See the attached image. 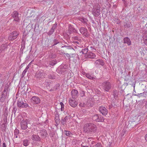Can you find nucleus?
<instances>
[{
	"label": "nucleus",
	"instance_id": "obj_22",
	"mask_svg": "<svg viewBox=\"0 0 147 147\" xmlns=\"http://www.w3.org/2000/svg\"><path fill=\"white\" fill-rule=\"evenodd\" d=\"M69 117L67 116H66L65 118L62 117L61 121V124L64 125H66V123Z\"/></svg>",
	"mask_w": 147,
	"mask_h": 147
},
{
	"label": "nucleus",
	"instance_id": "obj_33",
	"mask_svg": "<svg viewBox=\"0 0 147 147\" xmlns=\"http://www.w3.org/2000/svg\"><path fill=\"white\" fill-rule=\"evenodd\" d=\"M98 118V114H95L92 117V120L94 121L97 122V120Z\"/></svg>",
	"mask_w": 147,
	"mask_h": 147
},
{
	"label": "nucleus",
	"instance_id": "obj_10",
	"mask_svg": "<svg viewBox=\"0 0 147 147\" xmlns=\"http://www.w3.org/2000/svg\"><path fill=\"white\" fill-rule=\"evenodd\" d=\"M99 111L103 115L105 116L108 113V111L105 107L100 106L99 108Z\"/></svg>",
	"mask_w": 147,
	"mask_h": 147
},
{
	"label": "nucleus",
	"instance_id": "obj_43",
	"mask_svg": "<svg viewBox=\"0 0 147 147\" xmlns=\"http://www.w3.org/2000/svg\"><path fill=\"white\" fill-rule=\"evenodd\" d=\"M80 96L81 97H83L85 96V92L84 91H82L80 94Z\"/></svg>",
	"mask_w": 147,
	"mask_h": 147
},
{
	"label": "nucleus",
	"instance_id": "obj_56",
	"mask_svg": "<svg viewBox=\"0 0 147 147\" xmlns=\"http://www.w3.org/2000/svg\"><path fill=\"white\" fill-rule=\"evenodd\" d=\"M83 147H88V146H84Z\"/></svg>",
	"mask_w": 147,
	"mask_h": 147
},
{
	"label": "nucleus",
	"instance_id": "obj_2",
	"mask_svg": "<svg viewBox=\"0 0 147 147\" xmlns=\"http://www.w3.org/2000/svg\"><path fill=\"white\" fill-rule=\"evenodd\" d=\"M9 86L8 85H6L4 88V89L3 91L0 98V101L1 102H3L6 98H8L9 96Z\"/></svg>",
	"mask_w": 147,
	"mask_h": 147
},
{
	"label": "nucleus",
	"instance_id": "obj_61",
	"mask_svg": "<svg viewBox=\"0 0 147 147\" xmlns=\"http://www.w3.org/2000/svg\"><path fill=\"white\" fill-rule=\"evenodd\" d=\"M146 117L147 118V115L146 116Z\"/></svg>",
	"mask_w": 147,
	"mask_h": 147
},
{
	"label": "nucleus",
	"instance_id": "obj_26",
	"mask_svg": "<svg viewBox=\"0 0 147 147\" xmlns=\"http://www.w3.org/2000/svg\"><path fill=\"white\" fill-rule=\"evenodd\" d=\"M40 135L42 138L46 136L47 134L46 131L45 129H42L40 131Z\"/></svg>",
	"mask_w": 147,
	"mask_h": 147
},
{
	"label": "nucleus",
	"instance_id": "obj_19",
	"mask_svg": "<svg viewBox=\"0 0 147 147\" xmlns=\"http://www.w3.org/2000/svg\"><path fill=\"white\" fill-rule=\"evenodd\" d=\"M85 76L87 78L90 80H94L96 79V76L92 74H90L89 73L86 74Z\"/></svg>",
	"mask_w": 147,
	"mask_h": 147
},
{
	"label": "nucleus",
	"instance_id": "obj_9",
	"mask_svg": "<svg viewBox=\"0 0 147 147\" xmlns=\"http://www.w3.org/2000/svg\"><path fill=\"white\" fill-rule=\"evenodd\" d=\"M69 105L73 107H75L78 105V102L74 99L70 98L69 101Z\"/></svg>",
	"mask_w": 147,
	"mask_h": 147
},
{
	"label": "nucleus",
	"instance_id": "obj_12",
	"mask_svg": "<svg viewBox=\"0 0 147 147\" xmlns=\"http://www.w3.org/2000/svg\"><path fill=\"white\" fill-rule=\"evenodd\" d=\"M12 17L14 18V20L18 22L19 20V13L16 11H14L12 14Z\"/></svg>",
	"mask_w": 147,
	"mask_h": 147
},
{
	"label": "nucleus",
	"instance_id": "obj_55",
	"mask_svg": "<svg viewBox=\"0 0 147 147\" xmlns=\"http://www.w3.org/2000/svg\"><path fill=\"white\" fill-rule=\"evenodd\" d=\"M92 144H95V142H93L92 143Z\"/></svg>",
	"mask_w": 147,
	"mask_h": 147
},
{
	"label": "nucleus",
	"instance_id": "obj_62",
	"mask_svg": "<svg viewBox=\"0 0 147 147\" xmlns=\"http://www.w3.org/2000/svg\"><path fill=\"white\" fill-rule=\"evenodd\" d=\"M62 131H63V129H62Z\"/></svg>",
	"mask_w": 147,
	"mask_h": 147
},
{
	"label": "nucleus",
	"instance_id": "obj_57",
	"mask_svg": "<svg viewBox=\"0 0 147 147\" xmlns=\"http://www.w3.org/2000/svg\"><path fill=\"white\" fill-rule=\"evenodd\" d=\"M83 1H85L86 0H82Z\"/></svg>",
	"mask_w": 147,
	"mask_h": 147
},
{
	"label": "nucleus",
	"instance_id": "obj_37",
	"mask_svg": "<svg viewBox=\"0 0 147 147\" xmlns=\"http://www.w3.org/2000/svg\"><path fill=\"white\" fill-rule=\"evenodd\" d=\"M132 26L131 24L130 23H127L125 24L124 25L125 28H129Z\"/></svg>",
	"mask_w": 147,
	"mask_h": 147
},
{
	"label": "nucleus",
	"instance_id": "obj_13",
	"mask_svg": "<svg viewBox=\"0 0 147 147\" xmlns=\"http://www.w3.org/2000/svg\"><path fill=\"white\" fill-rule=\"evenodd\" d=\"M80 31L81 33L84 34L86 36H88V35L87 32V29L84 27H82L80 29Z\"/></svg>",
	"mask_w": 147,
	"mask_h": 147
},
{
	"label": "nucleus",
	"instance_id": "obj_18",
	"mask_svg": "<svg viewBox=\"0 0 147 147\" xmlns=\"http://www.w3.org/2000/svg\"><path fill=\"white\" fill-rule=\"evenodd\" d=\"M7 49V45L6 44H3L1 45L0 47V52L4 53Z\"/></svg>",
	"mask_w": 147,
	"mask_h": 147
},
{
	"label": "nucleus",
	"instance_id": "obj_39",
	"mask_svg": "<svg viewBox=\"0 0 147 147\" xmlns=\"http://www.w3.org/2000/svg\"><path fill=\"white\" fill-rule=\"evenodd\" d=\"M53 43H54V44H53L52 45V47L56 45L57 44L59 43V42L58 41V40L56 39H54L53 40Z\"/></svg>",
	"mask_w": 147,
	"mask_h": 147
},
{
	"label": "nucleus",
	"instance_id": "obj_44",
	"mask_svg": "<svg viewBox=\"0 0 147 147\" xmlns=\"http://www.w3.org/2000/svg\"><path fill=\"white\" fill-rule=\"evenodd\" d=\"M56 55L55 54H52L51 55H50L49 56V58H55L56 57Z\"/></svg>",
	"mask_w": 147,
	"mask_h": 147
},
{
	"label": "nucleus",
	"instance_id": "obj_14",
	"mask_svg": "<svg viewBox=\"0 0 147 147\" xmlns=\"http://www.w3.org/2000/svg\"><path fill=\"white\" fill-rule=\"evenodd\" d=\"M72 97L73 99H75L78 97V92L75 89H73L72 90L71 92Z\"/></svg>",
	"mask_w": 147,
	"mask_h": 147
},
{
	"label": "nucleus",
	"instance_id": "obj_28",
	"mask_svg": "<svg viewBox=\"0 0 147 147\" xmlns=\"http://www.w3.org/2000/svg\"><path fill=\"white\" fill-rule=\"evenodd\" d=\"M88 49L86 48L84 49H82V51L80 52V53H82V54H85V55L88 53H87L88 52Z\"/></svg>",
	"mask_w": 147,
	"mask_h": 147
},
{
	"label": "nucleus",
	"instance_id": "obj_48",
	"mask_svg": "<svg viewBox=\"0 0 147 147\" xmlns=\"http://www.w3.org/2000/svg\"><path fill=\"white\" fill-rule=\"evenodd\" d=\"M3 147H6V144L5 143H3L2 144Z\"/></svg>",
	"mask_w": 147,
	"mask_h": 147
},
{
	"label": "nucleus",
	"instance_id": "obj_53",
	"mask_svg": "<svg viewBox=\"0 0 147 147\" xmlns=\"http://www.w3.org/2000/svg\"><path fill=\"white\" fill-rule=\"evenodd\" d=\"M65 43L66 45H68V44L66 42H65Z\"/></svg>",
	"mask_w": 147,
	"mask_h": 147
},
{
	"label": "nucleus",
	"instance_id": "obj_30",
	"mask_svg": "<svg viewBox=\"0 0 147 147\" xmlns=\"http://www.w3.org/2000/svg\"><path fill=\"white\" fill-rule=\"evenodd\" d=\"M61 47L63 48L64 47L65 48V50L73 49L72 46L70 45H65L64 46H62Z\"/></svg>",
	"mask_w": 147,
	"mask_h": 147
},
{
	"label": "nucleus",
	"instance_id": "obj_32",
	"mask_svg": "<svg viewBox=\"0 0 147 147\" xmlns=\"http://www.w3.org/2000/svg\"><path fill=\"white\" fill-rule=\"evenodd\" d=\"M113 95L114 96V97L116 99L117 97L118 96V92L116 90H113Z\"/></svg>",
	"mask_w": 147,
	"mask_h": 147
},
{
	"label": "nucleus",
	"instance_id": "obj_7",
	"mask_svg": "<svg viewBox=\"0 0 147 147\" xmlns=\"http://www.w3.org/2000/svg\"><path fill=\"white\" fill-rule=\"evenodd\" d=\"M17 106L19 107L24 108H26L28 107V105L26 103H24L22 100H19L17 102Z\"/></svg>",
	"mask_w": 147,
	"mask_h": 147
},
{
	"label": "nucleus",
	"instance_id": "obj_54",
	"mask_svg": "<svg viewBox=\"0 0 147 147\" xmlns=\"http://www.w3.org/2000/svg\"><path fill=\"white\" fill-rule=\"evenodd\" d=\"M146 106H147V101L146 102Z\"/></svg>",
	"mask_w": 147,
	"mask_h": 147
},
{
	"label": "nucleus",
	"instance_id": "obj_34",
	"mask_svg": "<svg viewBox=\"0 0 147 147\" xmlns=\"http://www.w3.org/2000/svg\"><path fill=\"white\" fill-rule=\"evenodd\" d=\"M48 78L51 79H55L56 77L53 74H50L48 75Z\"/></svg>",
	"mask_w": 147,
	"mask_h": 147
},
{
	"label": "nucleus",
	"instance_id": "obj_31",
	"mask_svg": "<svg viewBox=\"0 0 147 147\" xmlns=\"http://www.w3.org/2000/svg\"><path fill=\"white\" fill-rule=\"evenodd\" d=\"M29 67V65L26 67L25 70L24 71L22 74V77H23L25 75L26 73V72L27 71Z\"/></svg>",
	"mask_w": 147,
	"mask_h": 147
},
{
	"label": "nucleus",
	"instance_id": "obj_50",
	"mask_svg": "<svg viewBox=\"0 0 147 147\" xmlns=\"http://www.w3.org/2000/svg\"><path fill=\"white\" fill-rule=\"evenodd\" d=\"M13 110H14V112L15 111V112H16V109L15 108V107L14 108H13Z\"/></svg>",
	"mask_w": 147,
	"mask_h": 147
},
{
	"label": "nucleus",
	"instance_id": "obj_6",
	"mask_svg": "<svg viewBox=\"0 0 147 147\" xmlns=\"http://www.w3.org/2000/svg\"><path fill=\"white\" fill-rule=\"evenodd\" d=\"M28 119H23L20 122L21 127V128L23 130L26 129L27 127V123Z\"/></svg>",
	"mask_w": 147,
	"mask_h": 147
},
{
	"label": "nucleus",
	"instance_id": "obj_27",
	"mask_svg": "<svg viewBox=\"0 0 147 147\" xmlns=\"http://www.w3.org/2000/svg\"><path fill=\"white\" fill-rule=\"evenodd\" d=\"M97 122H103L104 121V118L102 116L98 114Z\"/></svg>",
	"mask_w": 147,
	"mask_h": 147
},
{
	"label": "nucleus",
	"instance_id": "obj_60",
	"mask_svg": "<svg viewBox=\"0 0 147 147\" xmlns=\"http://www.w3.org/2000/svg\"><path fill=\"white\" fill-rule=\"evenodd\" d=\"M106 147H109V146H107Z\"/></svg>",
	"mask_w": 147,
	"mask_h": 147
},
{
	"label": "nucleus",
	"instance_id": "obj_59",
	"mask_svg": "<svg viewBox=\"0 0 147 147\" xmlns=\"http://www.w3.org/2000/svg\"><path fill=\"white\" fill-rule=\"evenodd\" d=\"M44 147H47V146H45Z\"/></svg>",
	"mask_w": 147,
	"mask_h": 147
},
{
	"label": "nucleus",
	"instance_id": "obj_8",
	"mask_svg": "<svg viewBox=\"0 0 147 147\" xmlns=\"http://www.w3.org/2000/svg\"><path fill=\"white\" fill-rule=\"evenodd\" d=\"M44 73L38 71L36 72L35 76L36 80H39L44 78Z\"/></svg>",
	"mask_w": 147,
	"mask_h": 147
},
{
	"label": "nucleus",
	"instance_id": "obj_17",
	"mask_svg": "<svg viewBox=\"0 0 147 147\" xmlns=\"http://www.w3.org/2000/svg\"><path fill=\"white\" fill-rule=\"evenodd\" d=\"M31 138L35 141H40L41 140L40 137L38 135H33L31 136Z\"/></svg>",
	"mask_w": 147,
	"mask_h": 147
},
{
	"label": "nucleus",
	"instance_id": "obj_46",
	"mask_svg": "<svg viewBox=\"0 0 147 147\" xmlns=\"http://www.w3.org/2000/svg\"><path fill=\"white\" fill-rule=\"evenodd\" d=\"M55 121L56 122V123L58 125V123L59 122V119L57 117L55 118Z\"/></svg>",
	"mask_w": 147,
	"mask_h": 147
},
{
	"label": "nucleus",
	"instance_id": "obj_45",
	"mask_svg": "<svg viewBox=\"0 0 147 147\" xmlns=\"http://www.w3.org/2000/svg\"><path fill=\"white\" fill-rule=\"evenodd\" d=\"M134 122L132 121H130L129 122V124H128V126L130 127V126L132 127H133L134 126L133 125Z\"/></svg>",
	"mask_w": 147,
	"mask_h": 147
},
{
	"label": "nucleus",
	"instance_id": "obj_25",
	"mask_svg": "<svg viewBox=\"0 0 147 147\" xmlns=\"http://www.w3.org/2000/svg\"><path fill=\"white\" fill-rule=\"evenodd\" d=\"M30 143V142L29 140L25 139L23 140L22 144L23 146L26 147L28 146Z\"/></svg>",
	"mask_w": 147,
	"mask_h": 147
},
{
	"label": "nucleus",
	"instance_id": "obj_3",
	"mask_svg": "<svg viewBox=\"0 0 147 147\" xmlns=\"http://www.w3.org/2000/svg\"><path fill=\"white\" fill-rule=\"evenodd\" d=\"M92 13L94 16H98L100 13V6L98 4H96L93 6Z\"/></svg>",
	"mask_w": 147,
	"mask_h": 147
},
{
	"label": "nucleus",
	"instance_id": "obj_1",
	"mask_svg": "<svg viewBox=\"0 0 147 147\" xmlns=\"http://www.w3.org/2000/svg\"><path fill=\"white\" fill-rule=\"evenodd\" d=\"M97 127L96 125L92 123L85 124L84 128V131L87 134H93L97 130Z\"/></svg>",
	"mask_w": 147,
	"mask_h": 147
},
{
	"label": "nucleus",
	"instance_id": "obj_24",
	"mask_svg": "<svg viewBox=\"0 0 147 147\" xmlns=\"http://www.w3.org/2000/svg\"><path fill=\"white\" fill-rule=\"evenodd\" d=\"M143 39L144 43L147 45V31L143 33Z\"/></svg>",
	"mask_w": 147,
	"mask_h": 147
},
{
	"label": "nucleus",
	"instance_id": "obj_23",
	"mask_svg": "<svg viewBox=\"0 0 147 147\" xmlns=\"http://www.w3.org/2000/svg\"><path fill=\"white\" fill-rule=\"evenodd\" d=\"M95 64L97 65H101L103 66L104 65V63L102 59H99L97 60L95 62Z\"/></svg>",
	"mask_w": 147,
	"mask_h": 147
},
{
	"label": "nucleus",
	"instance_id": "obj_4",
	"mask_svg": "<svg viewBox=\"0 0 147 147\" xmlns=\"http://www.w3.org/2000/svg\"><path fill=\"white\" fill-rule=\"evenodd\" d=\"M102 85L103 89L107 92H109L111 87V83L107 81L104 82L102 84Z\"/></svg>",
	"mask_w": 147,
	"mask_h": 147
},
{
	"label": "nucleus",
	"instance_id": "obj_5",
	"mask_svg": "<svg viewBox=\"0 0 147 147\" xmlns=\"http://www.w3.org/2000/svg\"><path fill=\"white\" fill-rule=\"evenodd\" d=\"M19 34V32L18 31H13L9 35L8 39L12 41L18 37Z\"/></svg>",
	"mask_w": 147,
	"mask_h": 147
},
{
	"label": "nucleus",
	"instance_id": "obj_52",
	"mask_svg": "<svg viewBox=\"0 0 147 147\" xmlns=\"http://www.w3.org/2000/svg\"><path fill=\"white\" fill-rule=\"evenodd\" d=\"M15 136L14 137L16 138H17L18 137V135H14Z\"/></svg>",
	"mask_w": 147,
	"mask_h": 147
},
{
	"label": "nucleus",
	"instance_id": "obj_58",
	"mask_svg": "<svg viewBox=\"0 0 147 147\" xmlns=\"http://www.w3.org/2000/svg\"><path fill=\"white\" fill-rule=\"evenodd\" d=\"M61 53H63V52H61Z\"/></svg>",
	"mask_w": 147,
	"mask_h": 147
},
{
	"label": "nucleus",
	"instance_id": "obj_35",
	"mask_svg": "<svg viewBox=\"0 0 147 147\" xmlns=\"http://www.w3.org/2000/svg\"><path fill=\"white\" fill-rule=\"evenodd\" d=\"M79 20L81 21L83 23H86L87 21V20L86 19L83 18H80Z\"/></svg>",
	"mask_w": 147,
	"mask_h": 147
},
{
	"label": "nucleus",
	"instance_id": "obj_11",
	"mask_svg": "<svg viewBox=\"0 0 147 147\" xmlns=\"http://www.w3.org/2000/svg\"><path fill=\"white\" fill-rule=\"evenodd\" d=\"M31 102L35 104H38L40 102V99L38 97L36 96H33L31 98Z\"/></svg>",
	"mask_w": 147,
	"mask_h": 147
},
{
	"label": "nucleus",
	"instance_id": "obj_41",
	"mask_svg": "<svg viewBox=\"0 0 147 147\" xmlns=\"http://www.w3.org/2000/svg\"><path fill=\"white\" fill-rule=\"evenodd\" d=\"M14 135H18L19 134V131L17 129H16L14 131Z\"/></svg>",
	"mask_w": 147,
	"mask_h": 147
},
{
	"label": "nucleus",
	"instance_id": "obj_40",
	"mask_svg": "<svg viewBox=\"0 0 147 147\" xmlns=\"http://www.w3.org/2000/svg\"><path fill=\"white\" fill-rule=\"evenodd\" d=\"M60 105H61V110L62 111L64 110V105L63 104L62 102H60Z\"/></svg>",
	"mask_w": 147,
	"mask_h": 147
},
{
	"label": "nucleus",
	"instance_id": "obj_47",
	"mask_svg": "<svg viewBox=\"0 0 147 147\" xmlns=\"http://www.w3.org/2000/svg\"><path fill=\"white\" fill-rule=\"evenodd\" d=\"M74 38L75 40H77L79 41H80L81 40V39L80 38H79L78 37H75Z\"/></svg>",
	"mask_w": 147,
	"mask_h": 147
},
{
	"label": "nucleus",
	"instance_id": "obj_15",
	"mask_svg": "<svg viewBox=\"0 0 147 147\" xmlns=\"http://www.w3.org/2000/svg\"><path fill=\"white\" fill-rule=\"evenodd\" d=\"M84 57L86 58L93 59L96 57V55L94 53L90 52L85 55Z\"/></svg>",
	"mask_w": 147,
	"mask_h": 147
},
{
	"label": "nucleus",
	"instance_id": "obj_29",
	"mask_svg": "<svg viewBox=\"0 0 147 147\" xmlns=\"http://www.w3.org/2000/svg\"><path fill=\"white\" fill-rule=\"evenodd\" d=\"M147 95V93L146 92H143L142 93H140L138 94H136L135 95L140 97L141 96H143L146 97Z\"/></svg>",
	"mask_w": 147,
	"mask_h": 147
},
{
	"label": "nucleus",
	"instance_id": "obj_38",
	"mask_svg": "<svg viewBox=\"0 0 147 147\" xmlns=\"http://www.w3.org/2000/svg\"><path fill=\"white\" fill-rule=\"evenodd\" d=\"M64 133L67 136H69L70 134H72L71 132L69 131L64 130Z\"/></svg>",
	"mask_w": 147,
	"mask_h": 147
},
{
	"label": "nucleus",
	"instance_id": "obj_20",
	"mask_svg": "<svg viewBox=\"0 0 147 147\" xmlns=\"http://www.w3.org/2000/svg\"><path fill=\"white\" fill-rule=\"evenodd\" d=\"M123 40L124 43L127 44L129 46L131 45V41L128 37H126L124 38Z\"/></svg>",
	"mask_w": 147,
	"mask_h": 147
},
{
	"label": "nucleus",
	"instance_id": "obj_16",
	"mask_svg": "<svg viewBox=\"0 0 147 147\" xmlns=\"http://www.w3.org/2000/svg\"><path fill=\"white\" fill-rule=\"evenodd\" d=\"M57 25V24L56 23L53 25L52 28L47 33V34L49 35H51L53 34V32L54 31Z\"/></svg>",
	"mask_w": 147,
	"mask_h": 147
},
{
	"label": "nucleus",
	"instance_id": "obj_51",
	"mask_svg": "<svg viewBox=\"0 0 147 147\" xmlns=\"http://www.w3.org/2000/svg\"><path fill=\"white\" fill-rule=\"evenodd\" d=\"M75 43H76L77 44H78V45H79L80 44V43H79V42L78 41H75Z\"/></svg>",
	"mask_w": 147,
	"mask_h": 147
},
{
	"label": "nucleus",
	"instance_id": "obj_42",
	"mask_svg": "<svg viewBox=\"0 0 147 147\" xmlns=\"http://www.w3.org/2000/svg\"><path fill=\"white\" fill-rule=\"evenodd\" d=\"M93 147H102V146L100 143H98L95 145L94 146H93Z\"/></svg>",
	"mask_w": 147,
	"mask_h": 147
},
{
	"label": "nucleus",
	"instance_id": "obj_36",
	"mask_svg": "<svg viewBox=\"0 0 147 147\" xmlns=\"http://www.w3.org/2000/svg\"><path fill=\"white\" fill-rule=\"evenodd\" d=\"M57 61L55 60H52L50 61L49 64L51 65H54L57 63Z\"/></svg>",
	"mask_w": 147,
	"mask_h": 147
},
{
	"label": "nucleus",
	"instance_id": "obj_21",
	"mask_svg": "<svg viewBox=\"0 0 147 147\" xmlns=\"http://www.w3.org/2000/svg\"><path fill=\"white\" fill-rule=\"evenodd\" d=\"M76 30L72 26L70 25L69 26L68 32L70 34L73 32L76 33Z\"/></svg>",
	"mask_w": 147,
	"mask_h": 147
},
{
	"label": "nucleus",
	"instance_id": "obj_49",
	"mask_svg": "<svg viewBox=\"0 0 147 147\" xmlns=\"http://www.w3.org/2000/svg\"><path fill=\"white\" fill-rule=\"evenodd\" d=\"M145 138L146 141H147V134L145 136Z\"/></svg>",
	"mask_w": 147,
	"mask_h": 147
}]
</instances>
